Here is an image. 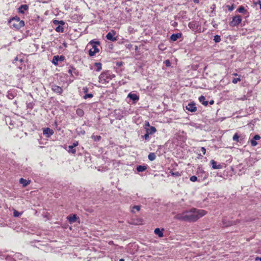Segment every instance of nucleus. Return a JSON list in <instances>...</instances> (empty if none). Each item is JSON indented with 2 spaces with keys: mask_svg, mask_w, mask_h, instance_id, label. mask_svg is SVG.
Segmentation results:
<instances>
[{
  "mask_svg": "<svg viewBox=\"0 0 261 261\" xmlns=\"http://www.w3.org/2000/svg\"><path fill=\"white\" fill-rule=\"evenodd\" d=\"M206 212L203 210L192 208L188 211L177 214L174 217L175 219L179 221L194 222L206 214Z\"/></svg>",
  "mask_w": 261,
  "mask_h": 261,
  "instance_id": "f257e3e1",
  "label": "nucleus"
},
{
  "mask_svg": "<svg viewBox=\"0 0 261 261\" xmlns=\"http://www.w3.org/2000/svg\"><path fill=\"white\" fill-rule=\"evenodd\" d=\"M89 44L91 45L92 47V48L89 50V55L90 56H93L96 53L99 51V49L97 47V45L100 44V42L99 41L92 40L89 42Z\"/></svg>",
  "mask_w": 261,
  "mask_h": 261,
  "instance_id": "f03ea898",
  "label": "nucleus"
},
{
  "mask_svg": "<svg viewBox=\"0 0 261 261\" xmlns=\"http://www.w3.org/2000/svg\"><path fill=\"white\" fill-rule=\"evenodd\" d=\"M98 79L99 83L106 84L112 79V77L110 72L108 71H106L100 74Z\"/></svg>",
  "mask_w": 261,
  "mask_h": 261,
  "instance_id": "7ed1b4c3",
  "label": "nucleus"
},
{
  "mask_svg": "<svg viewBox=\"0 0 261 261\" xmlns=\"http://www.w3.org/2000/svg\"><path fill=\"white\" fill-rule=\"evenodd\" d=\"M8 22L11 28L16 30H19L24 25V22L23 21H18L15 20H9Z\"/></svg>",
  "mask_w": 261,
  "mask_h": 261,
  "instance_id": "20e7f679",
  "label": "nucleus"
},
{
  "mask_svg": "<svg viewBox=\"0 0 261 261\" xmlns=\"http://www.w3.org/2000/svg\"><path fill=\"white\" fill-rule=\"evenodd\" d=\"M242 21L241 17L240 15H236L232 17V20L230 22V25L236 27Z\"/></svg>",
  "mask_w": 261,
  "mask_h": 261,
  "instance_id": "39448f33",
  "label": "nucleus"
},
{
  "mask_svg": "<svg viewBox=\"0 0 261 261\" xmlns=\"http://www.w3.org/2000/svg\"><path fill=\"white\" fill-rule=\"evenodd\" d=\"M65 59L64 56H55L53 57L52 63L55 65H58L59 61H63Z\"/></svg>",
  "mask_w": 261,
  "mask_h": 261,
  "instance_id": "423d86ee",
  "label": "nucleus"
},
{
  "mask_svg": "<svg viewBox=\"0 0 261 261\" xmlns=\"http://www.w3.org/2000/svg\"><path fill=\"white\" fill-rule=\"evenodd\" d=\"M116 33L113 31L112 32L108 33L106 35V38L108 40L115 41L117 40V37H115Z\"/></svg>",
  "mask_w": 261,
  "mask_h": 261,
  "instance_id": "0eeeda50",
  "label": "nucleus"
},
{
  "mask_svg": "<svg viewBox=\"0 0 261 261\" xmlns=\"http://www.w3.org/2000/svg\"><path fill=\"white\" fill-rule=\"evenodd\" d=\"M187 110L191 112H195L197 110L195 104L193 102H190L186 107Z\"/></svg>",
  "mask_w": 261,
  "mask_h": 261,
  "instance_id": "6e6552de",
  "label": "nucleus"
},
{
  "mask_svg": "<svg viewBox=\"0 0 261 261\" xmlns=\"http://www.w3.org/2000/svg\"><path fill=\"white\" fill-rule=\"evenodd\" d=\"M51 90L57 93H58L59 94H61L63 92V89L62 88L60 87V86H58L57 85H52L51 86Z\"/></svg>",
  "mask_w": 261,
  "mask_h": 261,
  "instance_id": "1a4fd4ad",
  "label": "nucleus"
},
{
  "mask_svg": "<svg viewBox=\"0 0 261 261\" xmlns=\"http://www.w3.org/2000/svg\"><path fill=\"white\" fill-rule=\"evenodd\" d=\"M235 223L233 221H227L226 219H223L222 221V225L223 227H228L234 224Z\"/></svg>",
  "mask_w": 261,
  "mask_h": 261,
  "instance_id": "9d476101",
  "label": "nucleus"
},
{
  "mask_svg": "<svg viewBox=\"0 0 261 261\" xmlns=\"http://www.w3.org/2000/svg\"><path fill=\"white\" fill-rule=\"evenodd\" d=\"M260 139V137L258 135H255L253 139L251 140L250 143L251 146H255L257 145V143L256 141V140H258Z\"/></svg>",
  "mask_w": 261,
  "mask_h": 261,
  "instance_id": "9b49d317",
  "label": "nucleus"
},
{
  "mask_svg": "<svg viewBox=\"0 0 261 261\" xmlns=\"http://www.w3.org/2000/svg\"><path fill=\"white\" fill-rule=\"evenodd\" d=\"M43 133V135H46L47 137H49L54 134V131L50 128L47 127L44 129Z\"/></svg>",
  "mask_w": 261,
  "mask_h": 261,
  "instance_id": "f8f14e48",
  "label": "nucleus"
},
{
  "mask_svg": "<svg viewBox=\"0 0 261 261\" xmlns=\"http://www.w3.org/2000/svg\"><path fill=\"white\" fill-rule=\"evenodd\" d=\"M211 163L214 169H219L222 168V166L221 164L217 165V163L213 160L211 161Z\"/></svg>",
  "mask_w": 261,
  "mask_h": 261,
  "instance_id": "ddd939ff",
  "label": "nucleus"
},
{
  "mask_svg": "<svg viewBox=\"0 0 261 261\" xmlns=\"http://www.w3.org/2000/svg\"><path fill=\"white\" fill-rule=\"evenodd\" d=\"M127 97L129 98L130 99L133 100L135 102L138 101L139 99V96H138L136 94L131 93L128 94Z\"/></svg>",
  "mask_w": 261,
  "mask_h": 261,
  "instance_id": "4468645a",
  "label": "nucleus"
},
{
  "mask_svg": "<svg viewBox=\"0 0 261 261\" xmlns=\"http://www.w3.org/2000/svg\"><path fill=\"white\" fill-rule=\"evenodd\" d=\"M181 33L173 34L170 37V39L172 41H175L178 38H180L181 37Z\"/></svg>",
  "mask_w": 261,
  "mask_h": 261,
  "instance_id": "2eb2a0df",
  "label": "nucleus"
},
{
  "mask_svg": "<svg viewBox=\"0 0 261 261\" xmlns=\"http://www.w3.org/2000/svg\"><path fill=\"white\" fill-rule=\"evenodd\" d=\"M29 7L27 5H21L18 8V12L20 13L23 14L24 11L27 10Z\"/></svg>",
  "mask_w": 261,
  "mask_h": 261,
  "instance_id": "dca6fc26",
  "label": "nucleus"
},
{
  "mask_svg": "<svg viewBox=\"0 0 261 261\" xmlns=\"http://www.w3.org/2000/svg\"><path fill=\"white\" fill-rule=\"evenodd\" d=\"M164 229H162L161 230L159 228H156L154 230V233L158 235L159 237L161 238L163 237V232Z\"/></svg>",
  "mask_w": 261,
  "mask_h": 261,
  "instance_id": "f3484780",
  "label": "nucleus"
},
{
  "mask_svg": "<svg viewBox=\"0 0 261 261\" xmlns=\"http://www.w3.org/2000/svg\"><path fill=\"white\" fill-rule=\"evenodd\" d=\"M199 100L204 106H207L208 105V102L207 101L205 100V98L204 96H203V95L200 96L199 97Z\"/></svg>",
  "mask_w": 261,
  "mask_h": 261,
  "instance_id": "a211bd4d",
  "label": "nucleus"
},
{
  "mask_svg": "<svg viewBox=\"0 0 261 261\" xmlns=\"http://www.w3.org/2000/svg\"><path fill=\"white\" fill-rule=\"evenodd\" d=\"M146 131L149 135H152L156 131V129L155 127L151 126L149 128H147Z\"/></svg>",
  "mask_w": 261,
  "mask_h": 261,
  "instance_id": "6ab92c4d",
  "label": "nucleus"
},
{
  "mask_svg": "<svg viewBox=\"0 0 261 261\" xmlns=\"http://www.w3.org/2000/svg\"><path fill=\"white\" fill-rule=\"evenodd\" d=\"M147 169V167L146 166H142V165H139L137 167V171L138 172H143L145 171Z\"/></svg>",
  "mask_w": 261,
  "mask_h": 261,
  "instance_id": "aec40b11",
  "label": "nucleus"
},
{
  "mask_svg": "<svg viewBox=\"0 0 261 261\" xmlns=\"http://www.w3.org/2000/svg\"><path fill=\"white\" fill-rule=\"evenodd\" d=\"M30 182V181H28L23 178H21L19 180V182L22 185L23 187H25L27 186H28Z\"/></svg>",
  "mask_w": 261,
  "mask_h": 261,
  "instance_id": "412c9836",
  "label": "nucleus"
},
{
  "mask_svg": "<svg viewBox=\"0 0 261 261\" xmlns=\"http://www.w3.org/2000/svg\"><path fill=\"white\" fill-rule=\"evenodd\" d=\"M94 66L95 67V70L96 71H99L101 70L102 69V64L101 63H99V62H98V63H95L94 64Z\"/></svg>",
  "mask_w": 261,
  "mask_h": 261,
  "instance_id": "4be33fe9",
  "label": "nucleus"
},
{
  "mask_svg": "<svg viewBox=\"0 0 261 261\" xmlns=\"http://www.w3.org/2000/svg\"><path fill=\"white\" fill-rule=\"evenodd\" d=\"M237 11L240 13L246 14L247 13V10L245 9L244 7L243 6H241L237 9Z\"/></svg>",
  "mask_w": 261,
  "mask_h": 261,
  "instance_id": "5701e85b",
  "label": "nucleus"
},
{
  "mask_svg": "<svg viewBox=\"0 0 261 261\" xmlns=\"http://www.w3.org/2000/svg\"><path fill=\"white\" fill-rule=\"evenodd\" d=\"M68 219L70 223H73L76 221L77 219V217L76 215H73L72 216H69L68 218Z\"/></svg>",
  "mask_w": 261,
  "mask_h": 261,
  "instance_id": "b1692460",
  "label": "nucleus"
},
{
  "mask_svg": "<svg viewBox=\"0 0 261 261\" xmlns=\"http://www.w3.org/2000/svg\"><path fill=\"white\" fill-rule=\"evenodd\" d=\"M148 159L151 161H154L155 159L156 156L154 153L151 152L148 154Z\"/></svg>",
  "mask_w": 261,
  "mask_h": 261,
  "instance_id": "393cba45",
  "label": "nucleus"
},
{
  "mask_svg": "<svg viewBox=\"0 0 261 261\" xmlns=\"http://www.w3.org/2000/svg\"><path fill=\"white\" fill-rule=\"evenodd\" d=\"M170 173L173 176H177V177H178V176H180L181 175V174L180 172H179L178 171H170Z\"/></svg>",
  "mask_w": 261,
  "mask_h": 261,
  "instance_id": "a878e982",
  "label": "nucleus"
},
{
  "mask_svg": "<svg viewBox=\"0 0 261 261\" xmlns=\"http://www.w3.org/2000/svg\"><path fill=\"white\" fill-rule=\"evenodd\" d=\"M69 150L68 151L72 154H74L76 152L75 149L72 146L70 145L68 147Z\"/></svg>",
  "mask_w": 261,
  "mask_h": 261,
  "instance_id": "bb28decb",
  "label": "nucleus"
},
{
  "mask_svg": "<svg viewBox=\"0 0 261 261\" xmlns=\"http://www.w3.org/2000/svg\"><path fill=\"white\" fill-rule=\"evenodd\" d=\"M214 41L216 42V43H218L220 41H221V37H220V36L219 35H216L214 36Z\"/></svg>",
  "mask_w": 261,
  "mask_h": 261,
  "instance_id": "cd10ccee",
  "label": "nucleus"
},
{
  "mask_svg": "<svg viewBox=\"0 0 261 261\" xmlns=\"http://www.w3.org/2000/svg\"><path fill=\"white\" fill-rule=\"evenodd\" d=\"M135 210H136L137 211H139L140 210V206H139V205H135V206H134L133 207V208H132V212L133 213H135Z\"/></svg>",
  "mask_w": 261,
  "mask_h": 261,
  "instance_id": "c85d7f7f",
  "label": "nucleus"
},
{
  "mask_svg": "<svg viewBox=\"0 0 261 261\" xmlns=\"http://www.w3.org/2000/svg\"><path fill=\"white\" fill-rule=\"evenodd\" d=\"M76 114L80 116H83L84 115V112L82 109H78L76 110Z\"/></svg>",
  "mask_w": 261,
  "mask_h": 261,
  "instance_id": "c756f323",
  "label": "nucleus"
},
{
  "mask_svg": "<svg viewBox=\"0 0 261 261\" xmlns=\"http://www.w3.org/2000/svg\"><path fill=\"white\" fill-rule=\"evenodd\" d=\"M75 70L76 69L75 68H74L72 66H71L70 67V69L68 70V73L71 75H72V72H73L74 73H75Z\"/></svg>",
  "mask_w": 261,
  "mask_h": 261,
  "instance_id": "7c9ffc66",
  "label": "nucleus"
},
{
  "mask_svg": "<svg viewBox=\"0 0 261 261\" xmlns=\"http://www.w3.org/2000/svg\"><path fill=\"white\" fill-rule=\"evenodd\" d=\"M56 31L58 32H63L64 31V28L59 25L56 28Z\"/></svg>",
  "mask_w": 261,
  "mask_h": 261,
  "instance_id": "2f4dec72",
  "label": "nucleus"
},
{
  "mask_svg": "<svg viewBox=\"0 0 261 261\" xmlns=\"http://www.w3.org/2000/svg\"><path fill=\"white\" fill-rule=\"evenodd\" d=\"M239 136H238V135L237 134H235L233 136V140L238 142H239Z\"/></svg>",
  "mask_w": 261,
  "mask_h": 261,
  "instance_id": "473e14b6",
  "label": "nucleus"
},
{
  "mask_svg": "<svg viewBox=\"0 0 261 261\" xmlns=\"http://www.w3.org/2000/svg\"><path fill=\"white\" fill-rule=\"evenodd\" d=\"M226 7L229 11H232L234 9V5L232 4L231 6L227 5Z\"/></svg>",
  "mask_w": 261,
  "mask_h": 261,
  "instance_id": "72a5a7b5",
  "label": "nucleus"
},
{
  "mask_svg": "<svg viewBox=\"0 0 261 261\" xmlns=\"http://www.w3.org/2000/svg\"><path fill=\"white\" fill-rule=\"evenodd\" d=\"M93 97V95L92 94L89 93V94H86L84 98V99H87L88 98H92Z\"/></svg>",
  "mask_w": 261,
  "mask_h": 261,
  "instance_id": "f704fd0d",
  "label": "nucleus"
},
{
  "mask_svg": "<svg viewBox=\"0 0 261 261\" xmlns=\"http://www.w3.org/2000/svg\"><path fill=\"white\" fill-rule=\"evenodd\" d=\"M21 214V213L18 212V211L15 210L13 212V216L15 217H19V216H20Z\"/></svg>",
  "mask_w": 261,
  "mask_h": 261,
  "instance_id": "c9c22d12",
  "label": "nucleus"
},
{
  "mask_svg": "<svg viewBox=\"0 0 261 261\" xmlns=\"http://www.w3.org/2000/svg\"><path fill=\"white\" fill-rule=\"evenodd\" d=\"M53 22L55 24H58L59 23H60L61 24H64V21H59V20H54L53 21Z\"/></svg>",
  "mask_w": 261,
  "mask_h": 261,
  "instance_id": "e433bc0d",
  "label": "nucleus"
},
{
  "mask_svg": "<svg viewBox=\"0 0 261 261\" xmlns=\"http://www.w3.org/2000/svg\"><path fill=\"white\" fill-rule=\"evenodd\" d=\"M7 97H8V98L9 99H12L14 98V95L12 93L8 92V95H7Z\"/></svg>",
  "mask_w": 261,
  "mask_h": 261,
  "instance_id": "4c0bfd02",
  "label": "nucleus"
},
{
  "mask_svg": "<svg viewBox=\"0 0 261 261\" xmlns=\"http://www.w3.org/2000/svg\"><path fill=\"white\" fill-rule=\"evenodd\" d=\"M190 179L191 181L194 182L197 180V177L196 176L193 175L190 177Z\"/></svg>",
  "mask_w": 261,
  "mask_h": 261,
  "instance_id": "58836bf2",
  "label": "nucleus"
},
{
  "mask_svg": "<svg viewBox=\"0 0 261 261\" xmlns=\"http://www.w3.org/2000/svg\"><path fill=\"white\" fill-rule=\"evenodd\" d=\"M164 64L167 67H169L171 65V63L169 60H165Z\"/></svg>",
  "mask_w": 261,
  "mask_h": 261,
  "instance_id": "ea45409f",
  "label": "nucleus"
},
{
  "mask_svg": "<svg viewBox=\"0 0 261 261\" xmlns=\"http://www.w3.org/2000/svg\"><path fill=\"white\" fill-rule=\"evenodd\" d=\"M124 64L122 61H118L116 62V65L118 67H121Z\"/></svg>",
  "mask_w": 261,
  "mask_h": 261,
  "instance_id": "a19ab883",
  "label": "nucleus"
},
{
  "mask_svg": "<svg viewBox=\"0 0 261 261\" xmlns=\"http://www.w3.org/2000/svg\"><path fill=\"white\" fill-rule=\"evenodd\" d=\"M241 81V79L240 77H238V78H234L233 80H232V82L233 83V84H237L238 83V82L239 81Z\"/></svg>",
  "mask_w": 261,
  "mask_h": 261,
  "instance_id": "79ce46f5",
  "label": "nucleus"
},
{
  "mask_svg": "<svg viewBox=\"0 0 261 261\" xmlns=\"http://www.w3.org/2000/svg\"><path fill=\"white\" fill-rule=\"evenodd\" d=\"M149 134L146 132V134L143 136V137L145 139L147 140L149 138Z\"/></svg>",
  "mask_w": 261,
  "mask_h": 261,
  "instance_id": "37998d69",
  "label": "nucleus"
},
{
  "mask_svg": "<svg viewBox=\"0 0 261 261\" xmlns=\"http://www.w3.org/2000/svg\"><path fill=\"white\" fill-rule=\"evenodd\" d=\"M10 20H15L18 21H22V20H20V18L18 17H17V16L15 17H13V18L10 19Z\"/></svg>",
  "mask_w": 261,
  "mask_h": 261,
  "instance_id": "c03bdc74",
  "label": "nucleus"
},
{
  "mask_svg": "<svg viewBox=\"0 0 261 261\" xmlns=\"http://www.w3.org/2000/svg\"><path fill=\"white\" fill-rule=\"evenodd\" d=\"M200 150L202 152L203 154H205V153L206 152V149L204 147H201Z\"/></svg>",
  "mask_w": 261,
  "mask_h": 261,
  "instance_id": "a18cd8bd",
  "label": "nucleus"
},
{
  "mask_svg": "<svg viewBox=\"0 0 261 261\" xmlns=\"http://www.w3.org/2000/svg\"><path fill=\"white\" fill-rule=\"evenodd\" d=\"M83 90L84 93H86L88 91V88L87 87H84L83 88Z\"/></svg>",
  "mask_w": 261,
  "mask_h": 261,
  "instance_id": "49530a36",
  "label": "nucleus"
},
{
  "mask_svg": "<svg viewBox=\"0 0 261 261\" xmlns=\"http://www.w3.org/2000/svg\"><path fill=\"white\" fill-rule=\"evenodd\" d=\"M78 144H79L78 142H77V141H75V142H74V143L72 144V146L74 148H75L76 146H77L78 145Z\"/></svg>",
  "mask_w": 261,
  "mask_h": 261,
  "instance_id": "de8ad7c7",
  "label": "nucleus"
},
{
  "mask_svg": "<svg viewBox=\"0 0 261 261\" xmlns=\"http://www.w3.org/2000/svg\"><path fill=\"white\" fill-rule=\"evenodd\" d=\"M93 137L95 138V139H94L95 140H99L101 139V137L100 136H96V137L93 136L92 138H93Z\"/></svg>",
  "mask_w": 261,
  "mask_h": 261,
  "instance_id": "09e8293b",
  "label": "nucleus"
},
{
  "mask_svg": "<svg viewBox=\"0 0 261 261\" xmlns=\"http://www.w3.org/2000/svg\"><path fill=\"white\" fill-rule=\"evenodd\" d=\"M85 134V131L84 130H81L78 132L79 135H84Z\"/></svg>",
  "mask_w": 261,
  "mask_h": 261,
  "instance_id": "8fccbe9b",
  "label": "nucleus"
},
{
  "mask_svg": "<svg viewBox=\"0 0 261 261\" xmlns=\"http://www.w3.org/2000/svg\"><path fill=\"white\" fill-rule=\"evenodd\" d=\"M18 57H15L13 61V63H15L17 61H18Z\"/></svg>",
  "mask_w": 261,
  "mask_h": 261,
  "instance_id": "3c124183",
  "label": "nucleus"
},
{
  "mask_svg": "<svg viewBox=\"0 0 261 261\" xmlns=\"http://www.w3.org/2000/svg\"><path fill=\"white\" fill-rule=\"evenodd\" d=\"M145 125L146 126H149V123L148 122H147V121H146L145 123Z\"/></svg>",
  "mask_w": 261,
  "mask_h": 261,
  "instance_id": "603ef678",
  "label": "nucleus"
},
{
  "mask_svg": "<svg viewBox=\"0 0 261 261\" xmlns=\"http://www.w3.org/2000/svg\"><path fill=\"white\" fill-rule=\"evenodd\" d=\"M214 100H211V101H210V105H213V104H214Z\"/></svg>",
  "mask_w": 261,
  "mask_h": 261,
  "instance_id": "864d4df0",
  "label": "nucleus"
},
{
  "mask_svg": "<svg viewBox=\"0 0 261 261\" xmlns=\"http://www.w3.org/2000/svg\"><path fill=\"white\" fill-rule=\"evenodd\" d=\"M255 260H259L261 261V257H256Z\"/></svg>",
  "mask_w": 261,
  "mask_h": 261,
  "instance_id": "5fc2aeb1",
  "label": "nucleus"
},
{
  "mask_svg": "<svg viewBox=\"0 0 261 261\" xmlns=\"http://www.w3.org/2000/svg\"><path fill=\"white\" fill-rule=\"evenodd\" d=\"M194 2L195 3H198L199 2V1L198 0H194Z\"/></svg>",
  "mask_w": 261,
  "mask_h": 261,
  "instance_id": "6e6d98bb",
  "label": "nucleus"
},
{
  "mask_svg": "<svg viewBox=\"0 0 261 261\" xmlns=\"http://www.w3.org/2000/svg\"><path fill=\"white\" fill-rule=\"evenodd\" d=\"M259 5L260 6V9H261V2L260 1L259 2Z\"/></svg>",
  "mask_w": 261,
  "mask_h": 261,
  "instance_id": "4d7b16f0",
  "label": "nucleus"
},
{
  "mask_svg": "<svg viewBox=\"0 0 261 261\" xmlns=\"http://www.w3.org/2000/svg\"><path fill=\"white\" fill-rule=\"evenodd\" d=\"M233 75H235V76H237V75H238V74L237 73H233Z\"/></svg>",
  "mask_w": 261,
  "mask_h": 261,
  "instance_id": "13d9d810",
  "label": "nucleus"
},
{
  "mask_svg": "<svg viewBox=\"0 0 261 261\" xmlns=\"http://www.w3.org/2000/svg\"><path fill=\"white\" fill-rule=\"evenodd\" d=\"M119 261H124V259L123 258H121L119 260Z\"/></svg>",
  "mask_w": 261,
  "mask_h": 261,
  "instance_id": "bf43d9fd",
  "label": "nucleus"
},
{
  "mask_svg": "<svg viewBox=\"0 0 261 261\" xmlns=\"http://www.w3.org/2000/svg\"><path fill=\"white\" fill-rule=\"evenodd\" d=\"M63 44L65 46H66V44L65 43H64Z\"/></svg>",
  "mask_w": 261,
  "mask_h": 261,
  "instance_id": "052dcab7",
  "label": "nucleus"
},
{
  "mask_svg": "<svg viewBox=\"0 0 261 261\" xmlns=\"http://www.w3.org/2000/svg\"><path fill=\"white\" fill-rule=\"evenodd\" d=\"M20 62H22V59H20Z\"/></svg>",
  "mask_w": 261,
  "mask_h": 261,
  "instance_id": "680f3d73",
  "label": "nucleus"
}]
</instances>
